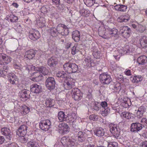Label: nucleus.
<instances>
[{"label": "nucleus", "instance_id": "obj_1", "mask_svg": "<svg viewBox=\"0 0 147 147\" xmlns=\"http://www.w3.org/2000/svg\"><path fill=\"white\" fill-rule=\"evenodd\" d=\"M64 70L68 73H74L79 71L78 66L75 63L68 61L64 64Z\"/></svg>", "mask_w": 147, "mask_h": 147}, {"label": "nucleus", "instance_id": "obj_2", "mask_svg": "<svg viewBox=\"0 0 147 147\" xmlns=\"http://www.w3.org/2000/svg\"><path fill=\"white\" fill-rule=\"evenodd\" d=\"M75 140L71 139L69 137L66 136L62 137L61 139V142L65 147H75Z\"/></svg>", "mask_w": 147, "mask_h": 147}, {"label": "nucleus", "instance_id": "obj_3", "mask_svg": "<svg viewBox=\"0 0 147 147\" xmlns=\"http://www.w3.org/2000/svg\"><path fill=\"white\" fill-rule=\"evenodd\" d=\"M99 79L101 83L104 85L108 84L112 81L110 75L105 73L101 74L100 75Z\"/></svg>", "mask_w": 147, "mask_h": 147}, {"label": "nucleus", "instance_id": "obj_4", "mask_svg": "<svg viewBox=\"0 0 147 147\" xmlns=\"http://www.w3.org/2000/svg\"><path fill=\"white\" fill-rule=\"evenodd\" d=\"M109 127L111 133L116 138H118L120 134V129L117 125L111 123L109 124Z\"/></svg>", "mask_w": 147, "mask_h": 147}, {"label": "nucleus", "instance_id": "obj_5", "mask_svg": "<svg viewBox=\"0 0 147 147\" xmlns=\"http://www.w3.org/2000/svg\"><path fill=\"white\" fill-rule=\"evenodd\" d=\"M57 28L58 34L62 36H66L68 34L69 30L66 25L59 24L58 25Z\"/></svg>", "mask_w": 147, "mask_h": 147}, {"label": "nucleus", "instance_id": "obj_6", "mask_svg": "<svg viewBox=\"0 0 147 147\" xmlns=\"http://www.w3.org/2000/svg\"><path fill=\"white\" fill-rule=\"evenodd\" d=\"M51 123L49 119L42 120L39 123L40 128L45 131L48 130L51 127Z\"/></svg>", "mask_w": 147, "mask_h": 147}, {"label": "nucleus", "instance_id": "obj_7", "mask_svg": "<svg viewBox=\"0 0 147 147\" xmlns=\"http://www.w3.org/2000/svg\"><path fill=\"white\" fill-rule=\"evenodd\" d=\"M72 96L75 100H80L82 98V93L77 88H73L71 91Z\"/></svg>", "mask_w": 147, "mask_h": 147}, {"label": "nucleus", "instance_id": "obj_8", "mask_svg": "<svg viewBox=\"0 0 147 147\" xmlns=\"http://www.w3.org/2000/svg\"><path fill=\"white\" fill-rule=\"evenodd\" d=\"M120 32L124 38H127L130 36L131 30L127 26H123L120 28Z\"/></svg>", "mask_w": 147, "mask_h": 147}, {"label": "nucleus", "instance_id": "obj_9", "mask_svg": "<svg viewBox=\"0 0 147 147\" xmlns=\"http://www.w3.org/2000/svg\"><path fill=\"white\" fill-rule=\"evenodd\" d=\"M45 84L47 88L50 90L54 89L55 87V82L52 77L48 78L45 82Z\"/></svg>", "mask_w": 147, "mask_h": 147}, {"label": "nucleus", "instance_id": "obj_10", "mask_svg": "<svg viewBox=\"0 0 147 147\" xmlns=\"http://www.w3.org/2000/svg\"><path fill=\"white\" fill-rule=\"evenodd\" d=\"M107 105L106 101L102 102L100 104V105L102 107L101 114L103 116H106L110 112V109L107 107Z\"/></svg>", "mask_w": 147, "mask_h": 147}, {"label": "nucleus", "instance_id": "obj_11", "mask_svg": "<svg viewBox=\"0 0 147 147\" xmlns=\"http://www.w3.org/2000/svg\"><path fill=\"white\" fill-rule=\"evenodd\" d=\"M58 126L59 132L61 134H66L69 131V126L66 123H62L59 124Z\"/></svg>", "mask_w": 147, "mask_h": 147}, {"label": "nucleus", "instance_id": "obj_12", "mask_svg": "<svg viewBox=\"0 0 147 147\" xmlns=\"http://www.w3.org/2000/svg\"><path fill=\"white\" fill-rule=\"evenodd\" d=\"M30 88L31 92L36 94L41 92L42 90V87L40 85L36 84H32L30 86Z\"/></svg>", "mask_w": 147, "mask_h": 147}, {"label": "nucleus", "instance_id": "obj_13", "mask_svg": "<svg viewBox=\"0 0 147 147\" xmlns=\"http://www.w3.org/2000/svg\"><path fill=\"white\" fill-rule=\"evenodd\" d=\"M28 129V126L26 125H22L18 128L16 132L17 134L19 136H24L26 135Z\"/></svg>", "mask_w": 147, "mask_h": 147}, {"label": "nucleus", "instance_id": "obj_14", "mask_svg": "<svg viewBox=\"0 0 147 147\" xmlns=\"http://www.w3.org/2000/svg\"><path fill=\"white\" fill-rule=\"evenodd\" d=\"M29 91L26 90H22L20 92L19 96L20 100L23 101H25L29 98Z\"/></svg>", "mask_w": 147, "mask_h": 147}, {"label": "nucleus", "instance_id": "obj_15", "mask_svg": "<svg viewBox=\"0 0 147 147\" xmlns=\"http://www.w3.org/2000/svg\"><path fill=\"white\" fill-rule=\"evenodd\" d=\"M142 125L138 122L133 123L131 126V131L134 132L140 131L142 129Z\"/></svg>", "mask_w": 147, "mask_h": 147}, {"label": "nucleus", "instance_id": "obj_16", "mask_svg": "<svg viewBox=\"0 0 147 147\" xmlns=\"http://www.w3.org/2000/svg\"><path fill=\"white\" fill-rule=\"evenodd\" d=\"M40 37V35L38 31L34 30L29 33V37L32 40L35 41L38 39Z\"/></svg>", "mask_w": 147, "mask_h": 147}, {"label": "nucleus", "instance_id": "obj_17", "mask_svg": "<svg viewBox=\"0 0 147 147\" xmlns=\"http://www.w3.org/2000/svg\"><path fill=\"white\" fill-rule=\"evenodd\" d=\"M108 33V30H106L105 28L100 27L99 28L98 33L100 36L105 38H110Z\"/></svg>", "mask_w": 147, "mask_h": 147}, {"label": "nucleus", "instance_id": "obj_18", "mask_svg": "<svg viewBox=\"0 0 147 147\" xmlns=\"http://www.w3.org/2000/svg\"><path fill=\"white\" fill-rule=\"evenodd\" d=\"M9 81L13 84H16L18 83V79L14 74H9L8 76Z\"/></svg>", "mask_w": 147, "mask_h": 147}, {"label": "nucleus", "instance_id": "obj_19", "mask_svg": "<svg viewBox=\"0 0 147 147\" xmlns=\"http://www.w3.org/2000/svg\"><path fill=\"white\" fill-rule=\"evenodd\" d=\"M132 26L134 29L141 33L143 32L146 29L145 26L138 23L136 24H133L132 25Z\"/></svg>", "mask_w": 147, "mask_h": 147}, {"label": "nucleus", "instance_id": "obj_20", "mask_svg": "<svg viewBox=\"0 0 147 147\" xmlns=\"http://www.w3.org/2000/svg\"><path fill=\"white\" fill-rule=\"evenodd\" d=\"M58 60L57 58L52 57L49 58L47 61L48 65L51 67H54L58 63Z\"/></svg>", "mask_w": 147, "mask_h": 147}, {"label": "nucleus", "instance_id": "obj_21", "mask_svg": "<svg viewBox=\"0 0 147 147\" xmlns=\"http://www.w3.org/2000/svg\"><path fill=\"white\" fill-rule=\"evenodd\" d=\"M1 133L3 135L6 136L7 138L9 140H10L12 138L10 130L8 128L5 127L2 128Z\"/></svg>", "mask_w": 147, "mask_h": 147}, {"label": "nucleus", "instance_id": "obj_22", "mask_svg": "<svg viewBox=\"0 0 147 147\" xmlns=\"http://www.w3.org/2000/svg\"><path fill=\"white\" fill-rule=\"evenodd\" d=\"M33 76L34 77L32 78V80L33 81L39 82L43 79L42 75L39 71L34 73Z\"/></svg>", "mask_w": 147, "mask_h": 147}, {"label": "nucleus", "instance_id": "obj_23", "mask_svg": "<svg viewBox=\"0 0 147 147\" xmlns=\"http://www.w3.org/2000/svg\"><path fill=\"white\" fill-rule=\"evenodd\" d=\"M2 56L3 64H7L11 61V59L10 56L2 53Z\"/></svg>", "mask_w": 147, "mask_h": 147}, {"label": "nucleus", "instance_id": "obj_24", "mask_svg": "<svg viewBox=\"0 0 147 147\" xmlns=\"http://www.w3.org/2000/svg\"><path fill=\"white\" fill-rule=\"evenodd\" d=\"M57 117L59 121L60 122L67 120V116L65 114L64 112L61 111L58 112Z\"/></svg>", "mask_w": 147, "mask_h": 147}, {"label": "nucleus", "instance_id": "obj_25", "mask_svg": "<svg viewBox=\"0 0 147 147\" xmlns=\"http://www.w3.org/2000/svg\"><path fill=\"white\" fill-rule=\"evenodd\" d=\"M94 134L98 137L102 136L105 134L104 129L100 127L96 128L94 130Z\"/></svg>", "mask_w": 147, "mask_h": 147}, {"label": "nucleus", "instance_id": "obj_26", "mask_svg": "<svg viewBox=\"0 0 147 147\" xmlns=\"http://www.w3.org/2000/svg\"><path fill=\"white\" fill-rule=\"evenodd\" d=\"M146 110V108L144 106L140 107L137 111L136 114L138 118H141L143 115L144 113Z\"/></svg>", "mask_w": 147, "mask_h": 147}, {"label": "nucleus", "instance_id": "obj_27", "mask_svg": "<svg viewBox=\"0 0 147 147\" xmlns=\"http://www.w3.org/2000/svg\"><path fill=\"white\" fill-rule=\"evenodd\" d=\"M35 53V51L33 49L28 50L26 53V58L29 59H32L34 57Z\"/></svg>", "mask_w": 147, "mask_h": 147}, {"label": "nucleus", "instance_id": "obj_28", "mask_svg": "<svg viewBox=\"0 0 147 147\" xmlns=\"http://www.w3.org/2000/svg\"><path fill=\"white\" fill-rule=\"evenodd\" d=\"M80 33L77 30L74 31L72 33V38L76 42L78 41L80 38Z\"/></svg>", "mask_w": 147, "mask_h": 147}, {"label": "nucleus", "instance_id": "obj_29", "mask_svg": "<svg viewBox=\"0 0 147 147\" xmlns=\"http://www.w3.org/2000/svg\"><path fill=\"white\" fill-rule=\"evenodd\" d=\"M137 61L140 65H143L147 62V57L145 55L140 56L137 59Z\"/></svg>", "mask_w": 147, "mask_h": 147}, {"label": "nucleus", "instance_id": "obj_30", "mask_svg": "<svg viewBox=\"0 0 147 147\" xmlns=\"http://www.w3.org/2000/svg\"><path fill=\"white\" fill-rule=\"evenodd\" d=\"M119 51H121L120 53L122 55L131 52L133 50V49L129 48L128 46L127 45L124 48L121 49L120 50H119Z\"/></svg>", "mask_w": 147, "mask_h": 147}, {"label": "nucleus", "instance_id": "obj_31", "mask_svg": "<svg viewBox=\"0 0 147 147\" xmlns=\"http://www.w3.org/2000/svg\"><path fill=\"white\" fill-rule=\"evenodd\" d=\"M77 136L79 141L82 142L85 140L87 135L84 132L80 131L78 132Z\"/></svg>", "mask_w": 147, "mask_h": 147}, {"label": "nucleus", "instance_id": "obj_32", "mask_svg": "<svg viewBox=\"0 0 147 147\" xmlns=\"http://www.w3.org/2000/svg\"><path fill=\"white\" fill-rule=\"evenodd\" d=\"M129 16L128 15L121 16L117 19V21L120 22H126L129 19Z\"/></svg>", "mask_w": 147, "mask_h": 147}, {"label": "nucleus", "instance_id": "obj_33", "mask_svg": "<svg viewBox=\"0 0 147 147\" xmlns=\"http://www.w3.org/2000/svg\"><path fill=\"white\" fill-rule=\"evenodd\" d=\"M140 44L143 47H147V37L146 36H142L140 39Z\"/></svg>", "mask_w": 147, "mask_h": 147}, {"label": "nucleus", "instance_id": "obj_34", "mask_svg": "<svg viewBox=\"0 0 147 147\" xmlns=\"http://www.w3.org/2000/svg\"><path fill=\"white\" fill-rule=\"evenodd\" d=\"M45 104L47 107H51L55 104V101L54 100L51 98H48L46 100Z\"/></svg>", "mask_w": 147, "mask_h": 147}, {"label": "nucleus", "instance_id": "obj_35", "mask_svg": "<svg viewBox=\"0 0 147 147\" xmlns=\"http://www.w3.org/2000/svg\"><path fill=\"white\" fill-rule=\"evenodd\" d=\"M80 12L82 16H88L90 14V11L89 10L83 8L80 10Z\"/></svg>", "mask_w": 147, "mask_h": 147}, {"label": "nucleus", "instance_id": "obj_36", "mask_svg": "<svg viewBox=\"0 0 147 147\" xmlns=\"http://www.w3.org/2000/svg\"><path fill=\"white\" fill-rule=\"evenodd\" d=\"M38 71L44 75H46L49 73L48 70L45 67H41L38 68Z\"/></svg>", "mask_w": 147, "mask_h": 147}, {"label": "nucleus", "instance_id": "obj_37", "mask_svg": "<svg viewBox=\"0 0 147 147\" xmlns=\"http://www.w3.org/2000/svg\"><path fill=\"white\" fill-rule=\"evenodd\" d=\"M56 76L58 77L65 78L67 76V74L63 71H59L57 74Z\"/></svg>", "mask_w": 147, "mask_h": 147}, {"label": "nucleus", "instance_id": "obj_38", "mask_svg": "<svg viewBox=\"0 0 147 147\" xmlns=\"http://www.w3.org/2000/svg\"><path fill=\"white\" fill-rule=\"evenodd\" d=\"M109 36L110 37L113 36H115L117 34V29H113L111 30H108Z\"/></svg>", "mask_w": 147, "mask_h": 147}, {"label": "nucleus", "instance_id": "obj_39", "mask_svg": "<svg viewBox=\"0 0 147 147\" xmlns=\"http://www.w3.org/2000/svg\"><path fill=\"white\" fill-rule=\"evenodd\" d=\"M21 111L23 112L24 114H26L28 113L30 111V108L25 105H23L22 106L21 109Z\"/></svg>", "mask_w": 147, "mask_h": 147}, {"label": "nucleus", "instance_id": "obj_40", "mask_svg": "<svg viewBox=\"0 0 147 147\" xmlns=\"http://www.w3.org/2000/svg\"><path fill=\"white\" fill-rule=\"evenodd\" d=\"M27 147H39L38 144L36 142L30 141L27 144Z\"/></svg>", "mask_w": 147, "mask_h": 147}, {"label": "nucleus", "instance_id": "obj_41", "mask_svg": "<svg viewBox=\"0 0 147 147\" xmlns=\"http://www.w3.org/2000/svg\"><path fill=\"white\" fill-rule=\"evenodd\" d=\"M50 31V33L52 36H55L58 34L57 28L53 27L51 28Z\"/></svg>", "mask_w": 147, "mask_h": 147}, {"label": "nucleus", "instance_id": "obj_42", "mask_svg": "<svg viewBox=\"0 0 147 147\" xmlns=\"http://www.w3.org/2000/svg\"><path fill=\"white\" fill-rule=\"evenodd\" d=\"M131 114L129 112H124L121 114V117H123L127 119H130L131 118Z\"/></svg>", "mask_w": 147, "mask_h": 147}, {"label": "nucleus", "instance_id": "obj_43", "mask_svg": "<svg viewBox=\"0 0 147 147\" xmlns=\"http://www.w3.org/2000/svg\"><path fill=\"white\" fill-rule=\"evenodd\" d=\"M142 80V77L139 76H134L131 78V80L133 83L138 82Z\"/></svg>", "mask_w": 147, "mask_h": 147}, {"label": "nucleus", "instance_id": "obj_44", "mask_svg": "<svg viewBox=\"0 0 147 147\" xmlns=\"http://www.w3.org/2000/svg\"><path fill=\"white\" fill-rule=\"evenodd\" d=\"M107 142L108 144V147H118V144L115 142H111L109 140Z\"/></svg>", "mask_w": 147, "mask_h": 147}, {"label": "nucleus", "instance_id": "obj_45", "mask_svg": "<svg viewBox=\"0 0 147 147\" xmlns=\"http://www.w3.org/2000/svg\"><path fill=\"white\" fill-rule=\"evenodd\" d=\"M34 67L32 65H27L24 66V68L26 71H27L28 73H29L31 70L34 69Z\"/></svg>", "mask_w": 147, "mask_h": 147}, {"label": "nucleus", "instance_id": "obj_46", "mask_svg": "<svg viewBox=\"0 0 147 147\" xmlns=\"http://www.w3.org/2000/svg\"><path fill=\"white\" fill-rule=\"evenodd\" d=\"M34 67L32 65H27L24 66V68L26 71H27L28 73H29L31 70L34 69Z\"/></svg>", "mask_w": 147, "mask_h": 147}, {"label": "nucleus", "instance_id": "obj_47", "mask_svg": "<svg viewBox=\"0 0 147 147\" xmlns=\"http://www.w3.org/2000/svg\"><path fill=\"white\" fill-rule=\"evenodd\" d=\"M34 67L32 65H27L24 66V68L26 71H27L28 73H29L31 70L34 69Z\"/></svg>", "mask_w": 147, "mask_h": 147}, {"label": "nucleus", "instance_id": "obj_48", "mask_svg": "<svg viewBox=\"0 0 147 147\" xmlns=\"http://www.w3.org/2000/svg\"><path fill=\"white\" fill-rule=\"evenodd\" d=\"M8 19H9V20L11 22H15L18 20V18L13 14H11L9 16V18Z\"/></svg>", "mask_w": 147, "mask_h": 147}, {"label": "nucleus", "instance_id": "obj_49", "mask_svg": "<svg viewBox=\"0 0 147 147\" xmlns=\"http://www.w3.org/2000/svg\"><path fill=\"white\" fill-rule=\"evenodd\" d=\"M85 61L86 63H87V65L89 67H90L94 66L93 65V63L92 62V61L90 58H85Z\"/></svg>", "mask_w": 147, "mask_h": 147}, {"label": "nucleus", "instance_id": "obj_50", "mask_svg": "<svg viewBox=\"0 0 147 147\" xmlns=\"http://www.w3.org/2000/svg\"><path fill=\"white\" fill-rule=\"evenodd\" d=\"M78 47L74 46L71 49V53L73 55H75L76 53L78 52L79 51L78 49Z\"/></svg>", "mask_w": 147, "mask_h": 147}, {"label": "nucleus", "instance_id": "obj_51", "mask_svg": "<svg viewBox=\"0 0 147 147\" xmlns=\"http://www.w3.org/2000/svg\"><path fill=\"white\" fill-rule=\"evenodd\" d=\"M19 136L20 137V140L21 142L22 143H24L27 142L28 140L27 137H26L25 136Z\"/></svg>", "mask_w": 147, "mask_h": 147}, {"label": "nucleus", "instance_id": "obj_52", "mask_svg": "<svg viewBox=\"0 0 147 147\" xmlns=\"http://www.w3.org/2000/svg\"><path fill=\"white\" fill-rule=\"evenodd\" d=\"M2 69L4 71L7 72V75L8 76L9 74H11L10 72V70L9 67L8 66H4L3 67Z\"/></svg>", "mask_w": 147, "mask_h": 147}, {"label": "nucleus", "instance_id": "obj_53", "mask_svg": "<svg viewBox=\"0 0 147 147\" xmlns=\"http://www.w3.org/2000/svg\"><path fill=\"white\" fill-rule=\"evenodd\" d=\"M127 9V6L123 5H120L119 11L124 12L126 11V9Z\"/></svg>", "mask_w": 147, "mask_h": 147}, {"label": "nucleus", "instance_id": "obj_54", "mask_svg": "<svg viewBox=\"0 0 147 147\" xmlns=\"http://www.w3.org/2000/svg\"><path fill=\"white\" fill-rule=\"evenodd\" d=\"M0 74L1 76L4 78H5L7 76V72H6L5 71H4L2 69H1L0 70Z\"/></svg>", "mask_w": 147, "mask_h": 147}, {"label": "nucleus", "instance_id": "obj_55", "mask_svg": "<svg viewBox=\"0 0 147 147\" xmlns=\"http://www.w3.org/2000/svg\"><path fill=\"white\" fill-rule=\"evenodd\" d=\"M72 126L74 129V130L76 131H79L80 130L78 126L75 123H73Z\"/></svg>", "mask_w": 147, "mask_h": 147}, {"label": "nucleus", "instance_id": "obj_56", "mask_svg": "<svg viewBox=\"0 0 147 147\" xmlns=\"http://www.w3.org/2000/svg\"><path fill=\"white\" fill-rule=\"evenodd\" d=\"M41 12L43 14H45L47 12V9L46 7L43 6L40 9Z\"/></svg>", "mask_w": 147, "mask_h": 147}, {"label": "nucleus", "instance_id": "obj_57", "mask_svg": "<svg viewBox=\"0 0 147 147\" xmlns=\"http://www.w3.org/2000/svg\"><path fill=\"white\" fill-rule=\"evenodd\" d=\"M97 116L94 114H92L89 116V119L90 120L95 121L97 119Z\"/></svg>", "mask_w": 147, "mask_h": 147}, {"label": "nucleus", "instance_id": "obj_58", "mask_svg": "<svg viewBox=\"0 0 147 147\" xmlns=\"http://www.w3.org/2000/svg\"><path fill=\"white\" fill-rule=\"evenodd\" d=\"M66 84L67 86V89H71L72 88V86L73 85L71 82L69 80L67 82Z\"/></svg>", "mask_w": 147, "mask_h": 147}, {"label": "nucleus", "instance_id": "obj_59", "mask_svg": "<svg viewBox=\"0 0 147 147\" xmlns=\"http://www.w3.org/2000/svg\"><path fill=\"white\" fill-rule=\"evenodd\" d=\"M53 3V4H55V5H58L60 3V0H52Z\"/></svg>", "mask_w": 147, "mask_h": 147}, {"label": "nucleus", "instance_id": "obj_60", "mask_svg": "<svg viewBox=\"0 0 147 147\" xmlns=\"http://www.w3.org/2000/svg\"><path fill=\"white\" fill-rule=\"evenodd\" d=\"M125 74L127 76H130L131 75V73L130 70L129 69L127 70L124 72Z\"/></svg>", "mask_w": 147, "mask_h": 147}, {"label": "nucleus", "instance_id": "obj_61", "mask_svg": "<svg viewBox=\"0 0 147 147\" xmlns=\"http://www.w3.org/2000/svg\"><path fill=\"white\" fill-rule=\"evenodd\" d=\"M8 147H18L16 144L15 143H12L9 145Z\"/></svg>", "mask_w": 147, "mask_h": 147}, {"label": "nucleus", "instance_id": "obj_62", "mask_svg": "<svg viewBox=\"0 0 147 147\" xmlns=\"http://www.w3.org/2000/svg\"><path fill=\"white\" fill-rule=\"evenodd\" d=\"M5 141V139L3 137L0 136V144H1L3 143Z\"/></svg>", "mask_w": 147, "mask_h": 147}, {"label": "nucleus", "instance_id": "obj_63", "mask_svg": "<svg viewBox=\"0 0 147 147\" xmlns=\"http://www.w3.org/2000/svg\"><path fill=\"white\" fill-rule=\"evenodd\" d=\"M142 147H147V141H145L142 142Z\"/></svg>", "mask_w": 147, "mask_h": 147}, {"label": "nucleus", "instance_id": "obj_64", "mask_svg": "<svg viewBox=\"0 0 147 147\" xmlns=\"http://www.w3.org/2000/svg\"><path fill=\"white\" fill-rule=\"evenodd\" d=\"M140 122L141 123H142V124L144 122L147 124V120L145 118H143L140 121Z\"/></svg>", "mask_w": 147, "mask_h": 147}]
</instances>
